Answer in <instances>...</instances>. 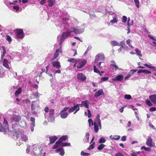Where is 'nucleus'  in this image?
Wrapping results in <instances>:
<instances>
[{
    "mask_svg": "<svg viewBox=\"0 0 156 156\" xmlns=\"http://www.w3.org/2000/svg\"><path fill=\"white\" fill-rule=\"evenodd\" d=\"M59 52L61 53L62 52L61 46H60L59 48H58L56 50L54 54V56L52 58V60H54L57 58V57L58 56L59 53Z\"/></svg>",
    "mask_w": 156,
    "mask_h": 156,
    "instance_id": "obj_10",
    "label": "nucleus"
},
{
    "mask_svg": "<svg viewBox=\"0 0 156 156\" xmlns=\"http://www.w3.org/2000/svg\"><path fill=\"white\" fill-rule=\"evenodd\" d=\"M5 131V129L2 127V124L0 122V131L4 132Z\"/></svg>",
    "mask_w": 156,
    "mask_h": 156,
    "instance_id": "obj_52",
    "label": "nucleus"
},
{
    "mask_svg": "<svg viewBox=\"0 0 156 156\" xmlns=\"http://www.w3.org/2000/svg\"><path fill=\"white\" fill-rule=\"evenodd\" d=\"M80 105L81 107L84 106L86 108H88V101L87 100H86L85 101H82L81 104H80Z\"/></svg>",
    "mask_w": 156,
    "mask_h": 156,
    "instance_id": "obj_12",
    "label": "nucleus"
},
{
    "mask_svg": "<svg viewBox=\"0 0 156 156\" xmlns=\"http://www.w3.org/2000/svg\"><path fill=\"white\" fill-rule=\"evenodd\" d=\"M123 79V76L122 75H119L115 78L112 79V80L113 81H120L122 80Z\"/></svg>",
    "mask_w": 156,
    "mask_h": 156,
    "instance_id": "obj_16",
    "label": "nucleus"
},
{
    "mask_svg": "<svg viewBox=\"0 0 156 156\" xmlns=\"http://www.w3.org/2000/svg\"><path fill=\"white\" fill-rule=\"evenodd\" d=\"M147 105L149 106H151L153 105L149 100H147Z\"/></svg>",
    "mask_w": 156,
    "mask_h": 156,
    "instance_id": "obj_54",
    "label": "nucleus"
},
{
    "mask_svg": "<svg viewBox=\"0 0 156 156\" xmlns=\"http://www.w3.org/2000/svg\"><path fill=\"white\" fill-rule=\"evenodd\" d=\"M21 117L20 115L13 114L11 119V122H18L21 120Z\"/></svg>",
    "mask_w": 156,
    "mask_h": 156,
    "instance_id": "obj_5",
    "label": "nucleus"
},
{
    "mask_svg": "<svg viewBox=\"0 0 156 156\" xmlns=\"http://www.w3.org/2000/svg\"><path fill=\"white\" fill-rule=\"evenodd\" d=\"M6 40L9 42V44H10L12 41L11 37L9 35H6Z\"/></svg>",
    "mask_w": 156,
    "mask_h": 156,
    "instance_id": "obj_31",
    "label": "nucleus"
},
{
    "mask_svg": "<svg viewBox=\"0 0 156 156\" xmlns=\"http://www.w3.org/2000/svg\"><path fill=\"white\" fill-rule=\"evenodd\" d=\"M110 66H112L114 68L115 70H116L118 68V66L115 64H112L110 65Z\"/></svg>",
    "mask_w": 156,
    "mask_h": 156,
    "instance_id": "obj_47",
    "label": "nucleus"
},
{
    "mask_svg": "<svg viewBox=\"0 0 156 156\" xmlns=\"http://www.w3.org/2000/svg\"><path fill=\"white\" fill-rule=\"evenodd\" d=\"M104 94L103 91L102 89L99 90L97 92L94 94L95 97H98L99 96L103 95Z\"/></svg>",
    "mask_w": 156,
    "mask_h": 156,
    "instance_id": "obj_17",
    "label": "nucleus"
},
{
    "mask_svg": "<svg viewBox=\"0 0 156 156\" xmlns=\"http://www.w3.org/2000/svg\"><path fill=\"white\" fill-rule=\"evenodd\" d=\"M30 120L32 122V123L31 124L30 126L31 127H34L35 126V119L33 117H31Z\"/></svg>",
    "mask_w": 156,
    "mask_h": 156,
    "instance_id": "obj_26",
    "label": "nucleus"
},
{
    "mask_svg": "<svg viewBox=\"0 0 156 156\" xmlns=\"http://www.w3.org/2000/svg\"><path fill=\"white\" fill-rule=\"evenodd\" d=\"M44 112L46 113H48L49 111V108L47 106H46V107L44 109Z\"/></svg>",
    "mask_w": 156,
    "mask_h": 156,
    "instance_id": "obj_59",
    "label": "nucleus"
},
{
    "mask_svg": "<svg viewBox=\"0 0 156 156\" xmlns=\"http://www.w3.org/2000/svg\"><path fill=\"white\" fill-rule=\"evenodd\" d=\"M110 44L112 47L115 46H119V44L118 42L115 41H112L110 43Z\"/></svg>",
    "mask_w": 156,
    "mask_h": 156,
    "instance_id": "obj_22",
    "label": "nucleus"
},
{
    "mask_svg": "<svg viewBox=\"0 0 156 156\" xmlns=\"http://www.w3.org/2000/svg\"><path fill=\"white\" fill-rule=\"evenodd\" d=\"M68 136L66 135H63L60 137L58 140L61 144L62 141H65L67 139Z\"/></svg>",
    "mask_w": 156,
    "mask_h": 156,
    "instance_id": "obj_21",
    "label": "nucleus"
},
{
    "mask_svg": "<svg viewBox=\"0 0 156 156\" xmlns=\"http://www.w3.org/2000/svg\"><path fill=\"white\" fill-rule=\"evenodd\" d=\"M101 56V55L100 54H98L97 55L96 57V58L95 59V62L98 61L99 60V59L100 58V57Z\"/></svg>",
    "mask_w": 156,
    "mask_h": 156,
    "instance_id": "obj_49",
    "label": "nucleus"
},
{
    "mask_svg": "<svg viewBox=\"0 0 156 156\" xmlns=\"http://www.w3.org/2000/svg\"><path fill=\"white\" fill-rule=\"evenodd\" d=\"M90 134L88 133H87L86 135V137L88 141L89 140Z\"/></svg>",
    "mask_w": 156,
    "mask_h": 156,
    "instance_id": "obj_63",
    "label": "nucleus"
},
{
    "mask_svg": "<svg viewBox=\"0 0 156 156\" xmlns=\"http://www.w3.org/2000/svg\"><path fill=\"white\" fill-rule=\"evenodd\" d=\"M71 29H73V32L76 34H80L81 32L79 29L75 28L74 27L71 28Z\"/></svg>",
    "mask_w": 156,
    "mask_h": 156,
    "instance_id": "obj_27",
    "label": "nucleus"
},
{
    "mask_svg": "<svg viewBox=\"0 0 156 156\" xmlns=\"http://www.w3.org/2000/svg\"><path fill=\"white\" fill-rule=\"evenodd\" d=\"M20 137L22 141L24 142H26L28 140V137L26 135L24 134H21Z\"/></svg>",
    "mask_w": 156,
    "mask_h": 156,
    "instance_id": "obj_20",
    "label": "nucleus"
},
{
    "mask_svg": "<svg viewBox=\"0 0 156 156\" xmlns=\"http://www.w3.org/2000/svg\"><path fill=\"white\" fill-rule=\"evenodd\" d=\"M124 98L126 99L130 100L132 98V97L129 94H126L124 96Z\"/></svg>",
    "mask_w": 156,
    "mask_h": 156,
    "instance_id": "obj_40",
    "label": "nucleus"
},
{
    "mask_svg": "<svg viewBox=\"0 0 156 156\" xmlns=\"http://www.w3.org/2000/svg\"><path fill=\"white\" fill-rule=\"evenodd\" d=\"M13 8L14 10H16V11H18L19 9V7L18 6H14L13 7Z\"/></svg>",
    "mask_w": 156,
    "mask_h": 156,
    "instance_id": "obj_58",
    "label": "nucleus"
},
{
    "mask_svg": "<svg viewBox=\"0 0 156 156\" xmlns=\"http://www.w3.org/2000/svg\"><path fill=\"white\" fill-rule=\"evenodd\" d=\"M57 153L60 152V154L61 156H63L65 154V152L63 148H59L56 150L55 151Z\"/></svg>",
    "mask_w": 156,
    "mask_h": 156,
    "instance_id": "obj_19",
    "label": "nucleus"
},
{
    "mask_svg": "<svg viewBox=\"0 0 156 156\" xmlns=\"http://www.w3.org/2000/svg\"><path fill=\"white\" fill-rule=\"evenodd\" d=\"M135 51H136V54L139 56L141 57L142 55L141 54V51L139 50L138 48H136L135 49Z\"/></svg>",
    "mask_w": 156,
    "mask_h": 156,
    "instance_id": "obj_38",
    "label": "nucleus"
},
{
    "mask_svg": "<svg viewBox=\"0 0 156 156\" xmlns=\"http://www.w3.org/2000/svg\"><path fill=\"white\" fill-rule=\"evenodd\" d=\"M49 139L50 142L48 145L52 144L54 143L58 139V137L55 136H50L49 137Z\"/></svg>",
    "mask_w": 156,
    "mask_h": 156,
    "instance_id": "obj_11",
    "label": "nucleus"
},
{
    "mask_svg": "<svg viewBox=\"0 0 156 156\" xmlns=\"http://www.w3.org/2000/svg\"><path fill=\"white\" fill-rule=\"evenodd\" d=\"M127 18L126 16H123L122 17V22L125 23L126 21Z\"/></svg>",
    "mask_w": 156,
    "mask_h": 156,
    "instance_id": "obj_50",
    "label": "nucleus"
},
{
    "mask_svg": "<svg viewBox=\"0 0 156 156\" xmlns=\"http://www.w3.org/2000/svg\"><path fill=\"white\" fill-rule=\"evenodd\" d=\"M115 156H124L123 154L121 153H119L115 155Z\"/></svg>",
    "mask_w": 156,
    "mask_h": 156,
    "instance_id": "obj_64",
    "label": "nucleus"
},
{
    "mask_svg": "<svg viewBox=\"0 0 156 156\" xmlns=\"http://www.w3.org/2000/svg\"><path fill=\"white\" fill-rule=\"evenodd\" d=\"M60 144H61V143L59 142L58 141V140L56 142L55 144L52 147V149H55L57 148L59 146Z\"/></svg>",
    "mask_w": 156,
    "mask_h": 156,
    "instance_id": "obj_24",
    "label": "nucleus"
},
{
    "mask_svg": "<svg viewBox=\"0 0 156 156\" xmlns=\"http://www.w3.org/2000/svg\"><path fill=\"white\" fill-rule=\"evenodd\" d=\"M14 32L16 33V38L22 39L24 37V35L23 29H16L14 30Z\"/></svg>",
    "mask_w": 156,
    "mask_h": 156,
    "instance_id": "obj_2",
    "label": "nucleus"
},
{
    "mask_svg": "<svg viewBox=\"0 0 156 156\" xmlns=\"http://www.w3.org/2000/svg\"><path fill=\"white\" fill-rule=\"evenodd\" d=\"M120 45L121 46L122 48H123L124 47L125 45V41H122L120 42Z\"/></svg>",
    "mask_w": 156,
    "mask_h": 156,
    "instance_id": "obj_51",
    "label": "nucleus"
},
{
    "mask_svg": "<svg viewBox=\"0 0 156 156\" xmlns=\"http://www.w3.org/2000/svg\"><path fill=\"white\" fill-rule=\"evenodd\" d=\"M106 140L103 137H101L99 140L98 143L100 144L104 143L106 142Z\"/></svg>",
    "mask_w": 156,
    "mask_h": 156,
    "instance_id": "obj_29",
    "label": "nucleus"
},
{
    "mask_svg": "<svg viewBox=\"0 0 156 156\" xmlns=\"http://www.w3.org/2000/svg\"><path fill=\"white\" fill-rule=\"evenodd\" d=\"M108 79V77H102L101 78L100 82H103L107 80Z\"/></svg>",
    "mask_w": 156,
    "mask_h": 156,
    "instance_id": "obj_41",
    "label": "nucleus"
},
{
    "mask_svg": "<svg viewBox=\"0 0 156 156\" xmlns=\"http://www.w3.org/2000/svg\"><path fill=\"white\" fill-rule=\"evenodd\" d=\"M52 64L53 66L58 69H59L61 66L59 62L55 61L52 62Z\"/></svg>",
    "mask_w": 156,
    "mask_h": 156,
    "instance_id": "obj_13",
    "label": "nucleus"
},
{
    "mask_svg": "<svg viewBox=\"0 0 156 156\" xmlns=\"http://www.w3.org/2000/svg\"><path fill=\"white\" fill-rule=\"evenodd\" d=\"M147 145L150 147L155 146V143L152 142V140L150 137H149L147 139Z\"/></svg>",
    "mask_w": 156,
    "mask_h": 156,
    "instance_id": "obj_9",
    "label": "nucleus"
},
{
    "mask_svg": "<svg viewBox=\"0 0 156 156\" xmlns=\"http://www.w3.org/2000/svg\"><path fill=\"white\" fill-rule=\"evenodd\" d=\"M8 63L9 61H8V60L7 59L4 58L3 59L2 65L4 67H5L6 68L8 69H9L10 67L8 64Z\"/></svg>",
    "mask_w": 156,
    "mask_h": 156,
    "instance_id": "obj_15",
    "label": "nucleus"
},
{
    "mask_svg": "<svg viewBox=\"0 0 156 156\" xmlns=\"http://www.w3.org/2000/svg\"><path fill=\"white\" fill-rule=\"evenodd\" d=\"M61 145L62 147L70 146V143H62L61 144Z\"/></svg>",
    "mask_w": 156,
    "mask_h": 156,
    "instance_id": "obj_42",
    "label": "nucleus"
},
{
    "mask_svg": "<svg viewBox=\"0 0 156 156\" xmlns=\"http://www.w3.org/2000/svg\"><path fill=\"white\" fill-rule=\"evenodd\" d=\"M67 61L69 62H71L73 63L77 62V60L74 58H70L69 59H68L67 60Z\"/></svg>",
    "mask_w": 156,
    "mask_h": 156,
    "instance_id": "obj_32",
    "label": "nucleus"
},
{
    "mask_svg": "<svg viewBox=\"0 0 156 156\" xmlns=\"http://www.w3.org/2000/svg\"><path fill=\"white\" fill-rule=\"evenodd\" d=\"M46 0H41L40 3L41 5H43L46 2Z\"/></svg>",
    "mask_w": 156,
    "mask_h": 156,
    "instance_id": "obj_56",
    "label": "nucleus"
},
{
    "mask_svg": "<svg viewBox=\"0 0 156 156\" xmlns=\"http://www.w3.org/2000/svg\"><path fill=\"white\" fill-rule=\"evenodd\" d=\"M79 106H80V104H77L75 105L76 108V110L77 111H78L80 110Z\"/></svg>",
    "mask_w": 156,
    "mask_h": 156,
    "instance_id": "obj_62",
    "label": "nucleus"
},
{
    "mask_svg": "<svg viewBox=\"0 0 156 156\" xmlns=\"http://www.w3.org/2000/svg\"><path fill=\"white\" fill-rule=\"evenodd\" d=\"M147 67L152 69L153 70L156 71V67L152 66V65H149L147 64Z\"/></svg>",
    "mask_w": 156,
    "mask_h": 156,
    "instance_id": "obj_34",
    "label": "nucleus"
},
{
    "mask_svg": "<svg viewBox=\"0 0 156 156\" xmlns=\"http://www.w3.org/2000/svg\"><path fill=\"white\" fill-rule=\"evenodd\" d=\"M39 103L36 101H34L32 102V104L31 105V108L32 113L35 115L37 114V112L40 109Z\"/></svg>",
    "mask_w": 156,
    "mask_h": 156,
    "instance_id": "obj_1",
    "label": "nucleus"
},
{
    "mask_svg": "<svg viewBox=\"0 0 156 156\" xmlns=\"http://www.w3.org/2000/svg\"><path fill=\"white\" fill-rule=\"evenodd\" d=\"M148 37L150 38L152 40L156 41V37L154 36H152L148 34ZM151 44L152 45L156 47V42H155L153 41L151 43Z\"/></svg>",
    "mask_w": 156,
    "mask_h": 156,
    "instance_id": "obj_18",
    "label": "nucleus"
},
{
    "mask_svg": "<svg viewBox=\"0 0 156 156\" xmlns=\"http://www.w3.org/2000/svg\"><path fill=\"white\" fill-rule=\"evenodd\" d=\"M95 144V143L94 142H93L89 146V147L87 148V149L89 150H91L93 149L94 148Z\"/></svg>",
    "mask_w": 156,
    "mask_h": 156,
    "instance_id": "obj_36",
    "label": "nucleus"
},
{
    "mask_svg": "<svg viewBox=\"0 0 156 156\" xmlns=\"http://www.w3.org/2000/svg\"><path fill=\"white\" fill-rule=\"evenodd\" d=\"M70 32L69 31H67L66 32H63L61 35L60 41H63L67 37L70 36Z\"/></svg>",
    "mask_w": 156,
    "mask_h": 156,
    "instance_id": "obj_8",
    "label": "nucleus"
},
{
    "mask_svg": "<svg viewBox=\"0 0 156 156\" xmlns=\"http://www.w3.org/2000/svg\"><path fill=\"white\" fill-rule=\"evenodd\" d=\"M156 110V108L154 107L151 108L149 109V111L151 112L154 111Z\"/></svg>",
    "mask_w": 156,
    "mask_h": 156,
    "instance_id": "obj_55",
    "label": "nucleus"
},
{
    "mask_svg": "<svg viewBox=\"0 0 156 156\" xmlns=\"http://www.w3.org/2000/svg\"><path fill=\"white\" fill-rule=\"evenodd\" d=\"M126 137L125 136H122L121 139V140L123 141H125L126 140Z\"/></svg>",
    "mask_w": 156,
    "mask_h": 156,
    "instance_id": "obj_57",
    "label": "nucleus"
},
{
    "mask_svg": "<svg viewBox=\"0 0 156 156\" xmlns=\"http://www.w3.org/2000/svg\"><path fill=\"white\" fill-rule=\"evenodd\" d=\"M149 126L150 127L152 128V129H153L155 130H156V128L154 127V126L152 124L150 123L149 124Z\"/></svg>",
    "mask_w": 156,
    "mask_h": 156,
    "instance_id": "obj_61",
    "label": "nucleus"
},
{
    "mask_svg": "<svg viewBox=\"0 0 156 156\" xmlns=\"http://www.w3.org/2000/svg\"><path fill=\"white\" fill-rule=\"evenodd\" d=\"M113 19L111 20L110 22L112 23H114L117 22L118 20L117 19L116 17L113 18Z\"/></svg>",
    "mask_w": 156,
    "mask_h": 156,
    "instance_id": "obj_44",
    "label": "nucleus"
},
{
    "mask_svg": "<svg viewBox=\"0 0 156 156\" xmlns=\"http://www.w3.org/2000/svg\"><path fill=\"white\" fill-rule=\"evenodd\" d=\"M22 89L21 88H19L16 91L15 94L16 96H18L21 93Z\"/></svg>",
    "mask_w": 156,
    "mask_h": 156,
    "instance_id": "obj_25",
    "label": "nucleus"
},
{
    "mask_svg": "<svg viewBox=\"0 0 156 156\" xmlns=\"http://www.w3.org/2000/svg\"><path fill=\"white\" fill-rule=\"evenodd\" d=\"M55 0H48V5L50 7H52L55 3Z\"/></svg>",
    "mask_w": 156,
    "mask_h": 156,
    "instance_id": "obj_23",
    "label": "nucleus"
},
{
    "mask_svg": "<svg viewBox=\"0 0 156 156\" xmlns=\"http://www.w3.org/2000/svg\"><path fill=\"white\" fill-rule=\"evenodd\" d=\"M143 72H146V70H139L137 72L138 73H140Z\"/></svg>",
    "mask_w": 156,
    "mask_h": 156,
    "instance_id": "obj_60",
    "label": "nucleus"
},
{
    "mask_svg": "<svg viewBox=\"0 0 156 156\" xmlns=\"http://www.w3.org/2000/svg\"><path fill=\"white\" fill-rule=\"evenodd\" d=\"M94 127L95 132L96 133H98L99 129L98 126L96 123L95 122H94Z\"/></svg>",
    "mask_w": 156,
    "mask_h": 156,
    "instance_id": "obj_28",
    "label": "nucleus"
},
{
    "mask_svg": "<svg viewBox=\"0 0 156 156\" xmlns=\"http://www.w3.org/2000/svg\"><path fill=\"white\" fill-rule=\"evenodd\" d=\"M149 98L151 102L156 104V94H154L150 95Z\"/></svg>",
    "mask_w": 156,
    "mask_h": 156,
    "instance_id": "obj_14",
    "label": "nucleus"
},
{
    "mask_svg": "<svg viewBox=\"0 0 156 156\" xmlns=\"http://www.w3.org/2000/svg\"><path fill=\"white\" fill-rule=\"evenodd\" d=\"M69 109V107H66L64 108L60 112L59 115L60 117L63 119H65L66 118L68 115V113L66 112L68 109Z\"/></svg>",
    "mask_w": 156,
    "mask_h": 156,
    "instance_id": "obj_3",
    "label": "nucleus"
},
{
    "mask_svg": "<svg viewBox=\"0 0 156 156\" xmlns=\"http://www.w3.org/2000/svg\"><path fill=\"white\" fill-rule=\"evenodd\" d=\"M126 43L130 47L133 48L132 46L130 44V40L129 39L127 40Z\"/></svg>",
    "mask_w": 156,
    "mask_h": 156,
    "instance_id": "obj_45",
    "label": "nucleus"
},
{
    "mask_svg": "<svg viewBox=\"0 0 156 156\" xmlns=\"http://www.w3.org/2000/svg\"><path fill=\"white\" fill-rule=\"evenodd\" d=\"M136 7L138 8L139 7L140 2L138 0H134Z\"/></svg>",
    "mask_w": 156,
    "mask_h": 156,
    "instance_id": "obj_39",
    "label": "nucleus"
},
{
    "mask_svg": "<svg viewBox=\"0 0 156 156\" xmlns=\"http://www.w3.org/2000/svg\"><path fill=\"white\" fill-rule=\"evenodd\" d=\"M54 110L53 109H50L49 111V114L51 117L54 116L53 115L54 112Z\"/></svg>",
    "mask_w": 156,
    "mask_h": 156,
    "instance_id": "obj_33",
    "label": "nucleus"
},
{
    "mask_svg": "<svg viewBox=\"0 0 156 156\" xmlns=\"http://www.w3.org/2000/svg\"><path fill=\"white\" fill-rule=\"evenodd\" d=\"M105 145L103 144H101L98 147V149L99 150H101L102 149L105 147Z\"/></svg>",
    "mask_w": 156,
    "mask_h": 156,
    "instance_id": "obj_30",
    "label": "nucleus"
},
{
    "mask_svg": "<svg viewBox=\"0 0 156 156\" xmlns=\"http://www.w3.org/2000/svg\"><path fill=\"white\" fill-rule=\"evenodd\" d=\"M79 62L77 66V68L78 69H80L83 67L87 62V61L84 59L79 60Z\"/></svg>",
    "mask_w": 156,
    "mask_h": 156,
    "instance_id": "obj_6",
    "label": "nucleus"
},
{
    "mask_svg": "<svg viewBox=\"0 0 156 156\" xmlns=\"http://www.w3.org/2000/svg\"><path fill=\"white\" fill-rule=\"evenodd\" d=\"M26 124V122L24 121H22L20 122V126L22 127H24Z\"/></svg>",
    "mask_w": 156,
    "mask_h": 156,
    "instance_id": "obj_46",
    "label": "nucleus"
},
{
    "mask_svg": "<svg viewBox=\"0 0 156 156\" xmlns=\"http://www.w3.org/2000/svg\"><path fill=\"white\" fill-rule=\"evenodd\" d=\"M94 72L95 73H99V75H100V76H101V74H100V71L99 70V69L96 68V66H94Z\"/></svg>",
    "mask_w": 156,
    "mask_h": 156,
    "instance_id": "obj_37",
    "label": "nucleus"
},
{
    "mask_svg": "<svg viewBox=\"0 0 156 156\" xmlns=\"http://www.w3.org/2000/svg\"><path fill=\"white\" fill-rule=\"evenodd\" d=\"M42 150L41 146L38 145L34 146L33 148V151L35 156L39 155Z\"/></svg>",
    "mask_w": 156,
    "mask_h": 156,
    "instance_id": "obj_4",
    "label": "nucleus"
},
{
    "mask_svg": "<svg viewBox=\"0 0 156 156\" xmlns=\"http://www.w3.org/2000/svg\"><path fill=\"white\" fill-rule=\"evenodd\" d=\"M77 76L79 80L82 81H84L87 79L86 76L82 73H78L77 75Z\"/></svg>",
    "mask_w": 156,
    "mask_h": 156,
    "instance_id": "obj_7",
    "label": "nucleus"
},
{
    "mask_svg": "<svg viewBox=\"0 0 156 156\" xmlns=\"http://www.w3.org/2000/svg\"><path fill=\"white\" fill-rule=\"evenodd\" d=\"M87 112H88V115H87L88 117V118H90L91 116V112L90 110L88 109Z\"/></svg>",
    "mask_w": 156,
    "mask_h": 156,
    "instance_id": "obj_53",
    "label": "nucleus"
},
{
    "mask_svg": "<svg viewBox=\"0 0 156 156\" xmlns=\"http://www.w3.org/2000/svg\"><path fill=\"white\" fill-rule=\"evenodd\" d=\"M76 107L75 105L73 107L70 108L68 111L69 112V113H71L74 112L76 109Z\"/></svg>",
    "mask_w": 156,
    "mask_h": 156,
    "instance_id": "obj_35",
    "label": "nucleus"
},
{
    "mask_svg": "<svg viewBox=\"0 0 156 156\" xmlns=\"http://www.w3.org/2000/svg\"><path fill=\"white\" fill-rule=\"evenodd\" d=\"M89 124V126L90 127H91V125H93V122L92 119H90L88 120Z\"/></svg>",
    "mask_w": 156,
    "mask_h": 156,
    "instance_id": "obj_48",
    "label": "nucleus"
},
{
    "mask_svg": "<svg viewBox=\"0 0 156 156\" xmlns=\"http://www.w3.org/2000/svg\"><path fill=\"white\" fill-rule=\"evenodd\" d=\"M120 137V136L119 135L115 136H114V137L112 138V139L113 140H118L119 139Z\"/></svg>",
    "mask_w": 156,
    "mask_h": 156,
    "instance_id": "obj_43",
    "label": "nucleus"
}]
</instances>
